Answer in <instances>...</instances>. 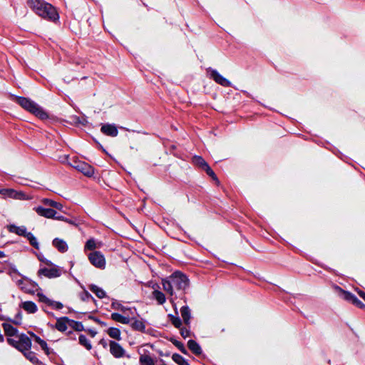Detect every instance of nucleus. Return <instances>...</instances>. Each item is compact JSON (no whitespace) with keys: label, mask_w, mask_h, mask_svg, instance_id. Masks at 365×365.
Segmentation results:
<instances>
[{"label":"nucleus","mask_w":365,"mask_h":365,"mask_svg":"<svg viewBox=\"0 0 365 365\" xmlns=\"http://www.w3.org/2000/svg\"><path fill=\"white\" fill-rule=\"evenodd\" d=\"M27 4L38 16L45 19L56 21L59 18L55 7L44 0H28Z\"/></svg>","instance_id":"nucleus-1"},{"label":"nucleus","mask_w":365,"mask_h":365,"mask_svg":"<svg viewBox=\"0 0 365 365\" xmlns=\"http://www.w3.org/2000/svg\"><path fill=\"white\" fill-rule=\"evenodd\" d=\"M163 289L170 296L174 294V287L185 290L189 285V279L180 272H175L169 277L162 279Z\"/></svg>","instance_id":"nucleus-2"},{"label":"nucleus","mask_w":365,"mask_h":365,"mask_svg":"<svg viewBox=\"0 0 365 365\" xmlns=\"http://www.w3.org/2000/svg\"><path fill=\"white\" fill-rule=\"evenodd\" d=\"M16 102L26 110L35 115L40 119H46L48 118V114L40 107L37 103L25 97H18Z\"/></svg>","instance_id":"nucleus-3"},{"label":"nucleus","mask_w":365,"mask_h":365,"mask_svg":"<svg viewBox=\"0 0 365 365\" xmlns=\"http://www.w3.org/2000/svg\"><path fill=\"white\" fill-rule=\"evenodd\" d=\"M48 267L41 268L38 271V275H43L47 278H56L61 275L62 269L58 266L53 264L51 261L45 259L43 260Z\"/></svg>","instance_id":"nucleus-4"},{"label":"nucleus","mask_w":365,"mask_h":365,"mask_svg":"<svg viewBox=\"0 0 365 365\" xmlns=\"http://www.w3.org/2000/svg\"><path fill=\"white\" fill-rule=\"evenodd\" d=\"M69 165L87 177H91L94 173V169L91 165L84 161L80 160L76 157H73L71 160Z\"/></svg>","instance_id":"nucleus-5"},{"label":"nucleus","mask_w":365,"mask_h":365,"mask_svg":"<svg viewBox=\"0 0 365 365\" xmlns=\"http://www.w3.org/2000/svg\"><path fill=\"white\" fill-rule=\"evenodd\" d=\"M335 290L336 291L339 297L344 299V300L352 303L355 306L359 307V308H364L365 307V305L357 299L356 296H354L352 293L345 291L339 286L334 287Z\"/></svg>","instance_id":"nucleus-6"},{"label":"nucleus","mask_w":365,"mask_h":365,"mask_svg":"<svg viewBox=\"0 0 365 365\" xmlns=\"http://www.w3.org/2000/svg\"><path fill=\"white\" fill-rule=\"evenodd\" d=\"M88 258L91 264L96 268L103 269L106 267V259L101 252L93 251L88 254Z\"/></svg>","instance_id":"nucleus-7"},{"label":"nucleus","mask_w":365,"mask_h":365,"mask_svg":"<svg viewBox=\"0 0 365 365\" xmlns=\"http://www.w3.org/2000/svg\"><path fill=\"white\" fill-rule=\"evenodd\" d=\"M16 338H18V344L16 349H17L23 354L31 349V340L29 336L24 334H21L19 336H16Z\"/></svg>","instance_id":"nucleus-8"},{"label":"nucleus","mask_w":365,"mask_h":365,"mask_svg":"<svg viewBox=\"0 0 365 365\" xmlns=\"http://www.w3.org/2000/svg\"><path fill=\"white\" fill-rule=\"evenodd\" d=\"M110 352L115 358H122L126 356L130 358L129 355L126 354L125 349L122 346L115 341H110L109 342Z\"/></svg>","instance_id":"nucleus-9"},{"label":"nucleus","mask_w":365,"mask_h":365,"mask_svg":"<svg viewBox=\"0 0 365 365\" xmlns=\"http://www.w3.org/2000/svg\"><path fill=\"white\" fill-rule=\"evenodd\" d=\"M207 71L210 73V78L217 83L225 87L231 86V82L220 75L216 70L210 68Z\"/></svg>","instance_id":"nucleus-10"},{"label":"nucleus","mask_w":365,"mask_h":365,"mask_svg":"<svg viewBox=\"0 0 365 365\" xmlns=\"http://www.w3.org/2000/svg\"><path fill=\"white\" fill-rule=\"evenodd\" d=\"M0 194L4 197H9L17 200L28 199L24 192L16 191L14 189H0Z\"/></svg>","instance_id":"nucleus-11"},{"label":"nucleus","mask_w":365,"mask_h":365,"mask_svg":"<svg viewBox=\"0 0 365 365\" xmlns=\"http://www.w3.org/2000/svg\"><path fill=\"white\" fill-rule=\"evenodd\" d=\"M34 210L38 215L46 218L55 217V215H56V211L51 208H45L41 206H38L34 207Z\"/></svg>","instance_id":"nucleus-12"},{"label":"nucleus","mask_w":365,"mask_h":365,"mask_svg":"<svg viewBox=\"0 0 365 365\" xmlns=\"http://www.w3.org/2000/svg\"><path fill=\"white\" fill-rule=\"evenodd\" d=\"M110 318L117 322L129 324L131 322V317L130 314H120L117 312L112 313Z\"/></svg>","instance_id":"nucleus-13"},{"label":"nucleus","mask_w":365,"mask_h":365,"mask_svg":"<svg viewBox=\"0 0 365 365\" xmlns=\"http://www.w3.org/2000/svg\"><path fill=\"white\" fill-rule=\"evenodd\" d=\"M101 131L108 136L115 137L118 134L117 127L114 124H104L101 126Z\"/></svg>","instance_id":"nucleus-14"},{"label":"nucleus","mask_w":365,"mask_h":365,"mask_svg":"<svg viewBox=\"0 0 365 365\" xmlns=\"http://www.w3.org/2000/svg\"><path fill=\"white\" fill-rule=\"evenodd\" d=\"M8 230L10 232L15 233L20 236L26 237L27 234H29L25 226H16L14 225H11L8 227Z\"/></svg>","instance_id":"nucleus-15"},{"label":"nucleus","mask_w":365,"mask_h":365,"mask_svg":"<svg viewBox=\"0 0 365 365\" xmlns=\"http://www.w3.org/2000/svg\"><path fill=\"white\" fill-rule=\"evenodd\" d=\"M20 307L25 310L28 314H34L38 308L36 304L31 301H26L20 304Z\"/></svg>","instance_id":"nucleus-16"},{"label":"nucleus","mask_w":365,"mask_h":365,"mask_svg":"<svg viewBox=\"0 0 365 365\" xmlns=\"http://www.w3.org/2000/svg\"><path fill=\"white\" fill-rule=\"evenodd\" d=\"M111 308L120 311L122 314L133 315V309L130 307H126L118 302H113L111 304Z\"/></svg>","instance_id":"nucleus-17"},{"label":"nucleus","mask_w":365,"mask_h":365,"mask_svg":"<svg viewBox=\"0 0 365 365\" xmlns=\"http://www.w3.org/2000/svg\"><path fill=\"white\" fill-rule=\"evenodd\" d=\"M2 327L4 329L5 334L9 337H13L16 336L18 332L17 329L14 327L9 323H3Z\"/></svg>","instance_id":"nucleus-18"},{"label":"nucleus","mask_w":365,"mask_h":365,"mask_svg":"<svg viewBox=\"0 0 365 365\" xmlns=\"http://www.w3.org/2000/svg\"><path fill=\"white\" fill-rule=\"evenodd\" d=\"M53 245L61 252H65L68 250L66 242L59 238H55L53 240Z\"/></svg>","instance_id":"nucleus-19"},{"label":"nucleus","mask_w":365,"mask_h":365,"mask_svg":"<svg viewBox=\"0 0 365 365\" xmlns=\"http://www.w3.org/2000/svg\"><path fill=\"white\" fill-rule=\"evenodd\" d=\"M187 346L189 349L195 355H200L202 353V349L200 346L194 340H189L187 342Z\"/></svg>","instance_id":"nucleus-20"},{"label":"nucleus","mask_w":365,"mask_h":365,"mask_svg":"<svg viewBox=\"0 0 365 365\" xmlns=\"http://www.w3.org/2000/svg\"><path fill=\"white\" fill-rule=\"evenodd\" d=\"M69 322L67 317L58 319L56 323V328L60 331H65L68 328L67 324Z\"/></svg>","instance_id":"nucleus-21"},{"label":"nucleus","mask_w":365,"mask_h":365,"mask_svg":"<svg viewBox=\"0 0 365 365\" xmlns=\"http://www.w3.org/2000/svg\"><path fill=\"white\" fill-rule=\"evenodd\" d=\"M180 313L185 324L187 325L189 324L191 318L190 310L189 307L187 306L182 307L180 309Z\"/></svg>","instance_id":"nucleus-22"},{"label":"nucleus","mask_w":365,"mask_h":365,"mask_svg":"<svg viewBox=\"0 0 365 365\" xmlns=\"http://www.w3.org/2000/svg\"><path fill=\"white\" fill-rule=\"evenodd\" d=\"M132 320H133V322L131 323V327L134 330L139 331L141 332L145 331V326L143 321L134 318H131V321Z\"/></svg>","instance_id":"nucleus-23"},{"label":"nucleus","mask_w":365,"mask_h":365,"mask_svg":"<svg viewBox=\"0 0 365 365\" xmlns=\"http://www.w3.org/2000/svg\"><path fill=\"white\" fill-rule=\"evenodd\" d=\"M106 333L112 339H114L118 340V341L121 339V332H120V329H118V328L110 327L106 331Z\"/></svg>","instance_id":"nucleus-24"},{"label":"nucleus","mask_w":365,"mask_h":365,"mask_svg":"<svg viewBox=\"0 0 365 365\" xmlns=\"http://www.w3.org/2000/svg\"><path fill=\"white\" fill-rule=\"evenodd\" d=\"M192 163L203 170L209 165L201 156L197 155L192 158Z\"/></svg>","instance_id":"nucleus-25"},{"label":"nucleus","mask_w":365,"mask_h":365,"mask_svg":"<svg viewBox=\"0 0 365 365\" xmlns=\"http://www.w3.org/2000/svg\"><path fill=\"white\" fill-rule=\"evenodd\" d=\"M140 365H155L154 359L148 354H141L139 358Z\"/></svg>","instance_id":"nucleus-26"},{"label":"nucleus","mask_w":365,"mask_h":365,"mask_svg":"<svg viewBox=\"0 0 365 365\" xmlns=\"http://www.w3.org/2000/svg\"><path fill=\"white\" fill-rule=\"evenodd\" d=\"M23 354L32 364H41V362L38 360L36 354L34 351H31V349L24 352Z\"/></svg>","instance_id":"nucleus-27"},{"label":"nucleus","mask_w":365,"mask_h":365,"mask_svg":"<svg viewBox=\"0 0 365 365\" xmlns=\"http://www.w3.org/2000/svg\"><path fill=\"white\" fill-rule=\"evenodd\" d=\"M153 297L160 305L163 304L166 301L165 294L162 292L158 290H154L153 292Z\"/></svg>","instance_id":"nucleus-28"},{"label":"nucleus","mask_w":365,"mask_h":365,"mask_svg":"<svg viewBox=\"0 0 365 365\" xmlns=\"http://www.w3.org/2000/svg\"><path fill=\"white\" fill-rule=\"evenodd\" d=\"M101 246V242H96L95 241V240L90 239L86 243L85 250H92L93 251V250H94L96 248H100Z\"/></svg>","instance_id":"nucleus-29"},{"label":"nucleus","mask_w":365,"mask_h":365,"mask_svg":"<svg viewBox=\"0 0 365 365\" xmlns=\"http://www.w3.org/2000/svg\"><path fill=\"white\" fill-rule=\"evenodd\" d=\"M69 123L75 125H85L87 123V120L85 118H81L77 115H72L70 117Z\"/></svg>","instance_id":"nucleus-30"},{"label":"nucleus","mask_w":365,"mask_h":365,"mask_svg":"<svg viewBox=\"0 0 365 365\" xmlns=\"http://www.w3.org/2000/svg\"><path fill=\"white\" fill-rule=\"evenodd\" d=\"M79 344L83 346L87 350L92 349V345L89 339L84 335L81 334L79 336Z\"/></svg>","instance_id":"nucleus-31"},{"label":"nucleus","mask_w":365,"mask_h":365,"mask_svg":"<svg viewBox=\"0 0 365 365\" xmlns=\"http://www.w3.org/2000/svg\"><path fill=\"white\" fill-rule=\"evenodd\" d=\"M90 289L100 299H102L106 296L104 290L96 285H91L90 287Z\"/></svg>","instance_id":"nucleus-32"},{"label":"nucleus","mask_w":365,"mask_h":365,"mask_svg":"<svg viewBox=\"0 0 365 365\" xmlns=\"http://www.w3.org/2000/svg\"><path fill=\"white\" fill-rule=\"evenodd\" d=\"M34 339H35L36 342H37L40 345L41 349L46 352V354H48L49 349H48L47 343L36 335H34Z\"/></svg>","instance_id":"nucleus-33"},{"label":"nucleus","mask_w":365,"mask_h":365,"mask_svg":"<svg viewBox=\"0 0 365 365\" xmlns=\"http://www.w3.org/2000/svg\"><path fill=\"white\" fill-rule=\"evenodd\" d=\"M42 202L45 205H49L51 207H55L58 210H61L63 206L61 204L57 202H55L52 200H50V199H48V198H44L42 200Z\"/></svg>","instance_id":"nucleus-34"},{"label":"nucleus","mask_w":365,"mask_h":365,"mask_svg":"<svg viewBox=\"0 0 365 365\" xmlns=\"http://www.w3.org/2000/svg\"><path fill=\"white\" fill-rule=\"evenodd\" d=\"M173 360L179 365H188L187 361L180 354H174L172 356Z\"/></svg>","instance_id":"nucleus-35"},{"label":"nucleus","mask_w":365,"mask_h":365,"mask_svg":"<svg viewBox=\"0 0 365 365\" xmlns=\"http://www.w3.org/2000/svg\"><path fill=\"white\" fill-rule=\"evenodd\" d=\"M26 237L29 240L30 244L34 247H35L36 249H38V242L36 238L32 235V233L29 232V234H27V236Z\"/></svg>","instance_id":"nucleus-36"},{"label":"nucleus","mask_w":365,"mask_h":365,"mask_svg":"<svg viewBox=\"0 0 365 365\" xmlns=\"http://www.w3.org/2000/svg\"><path fill=\"white\" fill-rule=\"evenodd\" d=\"M206 173L211 177L212 180L214 181H218L217 175L214 173V171L211 169V168L208 165L205 170Z\"/></svg>","instance_id":"nucleus-37"},{"label":"nucleus","mask_w":365,"mask_h":365,"mask_svg":"<svg viewBox=\"0 0 365 365\" xmlns=\"http://www.w3.org/2000/svg\"><path fill=\"white\" fill-rule=\"evenodd\" d=\"M6 320H8V321H9V322H11L14 323V324H16V325H19V324H21V321H22V316H21V313L19 312L16 314V316L15 319H7Z\"/></svg>","instance_id":"nucleus-38"},{"label":"nucleus","mask_w":365,"mask_h":365,"mask_svg":"<svg viewBox=\"0 0 365 365\" xmlns=\"http://www.w3.org/2000/svg\"><path fill=\"white\" fill-rule=\"evenodd\" d=\"M170 320L176 328H180L182 325L181 320L178 317L170 316Z\"/></svg>","instance_id":"nucleus-39"},{"label":"nucleus","mask_w":365,"mask_h":365,"mask_svg":"<svg viewBox=\"0 0 365 365\" xmlns=\"http://www.w3.org/2000/svg\"><path fill=\"white\" fill-rule=\"evenodd\" d=\"M37 296L38 297L39 302L45 303L46 304H47L48 306V304H49V303L51 302L50 299H48L47 297H46L42 293H38Z\"/></svg>","instance_id":"nucleus-40"},{"label":"nucleus","mask_w":365,"mask_h":365,"mask_svg":"<svg viewBox=\"0 0 365 365\" xmlns=\"http://www.w3.org/2000/svg\"><path fill=\"white\" fill-rule=\"evenodd\" d=\"M48 306L53 309H61L63 307L62 303H61L59 302H56V301H53L51 299V302H50Z\"/></svg>","instance_id":"nucleus-41"},{"label":"nucleus","mask_w":365,"mask_h":365,"mask_svg":"<svg viewBox=\"0 0 365 365\" xmlns=\"http://www.w3.org/2000/svg\"><path fill=\"white\" fill-rule=\"evenodd\" d=\"M16 336H18L17 334L13 337H8L7 338V342L9 343V344H10L11 346L16 348V346L18 344V338H16Z\"/></svg>","instance_id":"nucleus-42"},{"label":"nucleus","mask_w":365,"mask_h":365,"mask_svg":"<svg viewBox=\"0 0 365 365\" xmlns=\"http://www.w3.org/2000/svg\"><path fill=\"white\" fill-rule=\"evenodd\" d=\"M180 334L183 338H187L190 336V331L186 328H182L180 329Z\"/></svg>","instance_id":"nucleus-43"},{"label":"nucleus","mask_w":365,"mask_h":365,"mask_svg":"<svg viewBox=\"0 0 365 365\" xmlns=\"http://www.w3.org/2000/svg\"><path fill=\"white\" fill-rule=\"evenodd\" d=\"M355 291L357 292L359 297H361L365 301V292L359 289V288H356Z\"/></svg>","instance_id":"nucleus-44"},{"label":"nucleus","mask_w":365,"mask_h":365,"mask_svg":"<svg viewBox=\"0 0 365 365\" xmlns=\"http://www.w3.org/2000/svg\"><path fill=\"white\" fill-rule=\"evenodd\" d=\"M173 343L178 349H180L184 346L182 343L177 340L173 341Z\"/></svg>","instance_id":"nucleus-45"},{"label":"nucleus","mask_w":365,"mask_h":365,"mask_svg":"<svg viewBox=\"0 0 365 365\" xmlns=\"http://www.w3.org/2000/svg\"><path fill=\"white\" fill-rule=\"evenodd\" d=\"M76 327L75 329L78 331H81L83 329V326L81 322H75Z\"/></svg>","instance_id":"nucleus-46"},{"label":"nucleus","mask_w":365,"mask_h":365,"mask_svg":"<svg viewBox=\"0 0 365 365\" xmlns=\"http://www.w3.org/2000/svg\"><path fill=\"white\" fill-rule=\"evenodd\" d=\"M53 218L56 219L58 220L68 222V220L67 219H66L63 216H56L55 215V217H53Z\"/></svg>","instance_id":"nucleus-47"},{"label":"nucleus","mask_w":365,"mask_h":365,"mask_svg":"<svg viewBox=\"0 0 365 365\" xmlns=\"http://www.w3.org/2000/svg\"><path fill=\"white\" fill-rule=\"evenodd\" d=\"M99 344L102 345L103 348H106L108 346L106 341L103 339L100 340Z\"/></svg>","instance_id":"nucleus-48"},{"label":"nucleus","mask_w":365,"mask_h":365,"mask_svg":"<svg viewBox=\"0 0 365 365\" xmlns=\"http://www.w3.org/2000/svg\"><path fill=\"white\" fill-rule=\"evenodd\" d=\"M182 353L186 354H187V350L185 349V347L183 346L182 348H181L180 349H179Z\"/></svg>","instance_id":"nucleus-49"},{"label":"nucleus","mask_w":365,"mask_h":365,"mask_svg":"<svg viewBox=\"0 0 365 365\" xmlns=\"http://www.w3.org/2000/svg\"><path fill=\"white\" fill-rule=\"evenodd\" d=\"M96 322H97L99 324H101V326H103V327H106V324L105 322H101V321H100V320H98H98H96Z\"/></svg>","instance_id":"nucleus-50"},{"label":"nucleus","mask_w":365,"mask_h":365,"mask_svg":"<svg viewBox=\"0 0 365 365\" xmlns=\"http://www.w3.org/2000/svg\"><path fill=\"white\" fill-rule=\"evenodd\" d=\"M21 289H24L25 292H27V293H31L32 292V291L31 289H26V288L23 287H21Z\"/></svg>","instance_id":"nucleus-51"},{"label":"nucleus","mask_w":365,"mask_h":365,"mask_svg":"<svg viewBox=\"0 0 365 365\" xmlns=\"http://www.w3.org/2000/svg\"><path fill=\"white\" fill-rule=\"evenodd\" d=\"M5 257V254L4 252L0 251V258H3Z\"/></svg>","instance_id":"nucleus-52"},{"label":"nucleus","mask_w":365,"mask_h":365,"mask_svg":"<svg viewBox=\"0 0 365 365\" xmlns=\"http://www.w3.org/2000/svg\"><path fill=\"white\" fill-rule=\"evenodd\" d=\"M91 334L93 335V336H95V333L93 332H91Z\"/></svg>","instance_id":"nucleus-53"},{"label":"nucleus","mask_w":365,"mask_h":365,"mask_svg":"<svg viewBox=\"0 0 365 365\" xmlns=\"http://www.w3.org/2000/svg\"><path fill=\"white\" fill-rule=\"evenodd\" d=\"M91 334L93 335V336H95V333L93 332H91Z\"/></svg>","instance_id":"nucleus-54"},{"label":"nucleus","mask_w":365,"mask_h":365,"mask_svg":"<svg viewBox=\"0 0 365 365\" xmlns=\"http://www.w3.org/2000/svg\"><path fill=\"white\" fill-rule=\"evenodd\" d=\"M163 365H166V364H163Z\"/></svg>","instance_id":"nucleus-55"}]
</instances>
